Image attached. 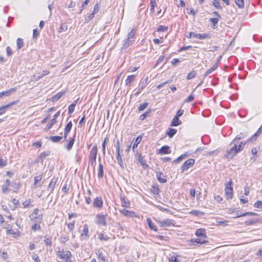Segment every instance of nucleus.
Masks as SVG:
<instances>
[{
    "instance_id": "obj_17",
    "label": "nucleus",
    "mask_w": 262,
    "mask_h": 262,
    "mask_svg": "<svg viewBox=\"0 0 262 262\" xmlns=\"http://www.w3.org/2000/svg\"><path fill=\"white\" fill-rule=\"evenodd\" d=\"M160 224L162 227H168L173 225L172 221L170 219H166L160 222Z\"/></svg>"
},
{
    "instance_id": "obj_56",
    "label": "nucleus",
    "mask_w": 262,
    "mask_h": 262,
    "mask_svg": "<svg viewBox=\"0 0 262 262\" xmlns=\"http://www.w3.org/2000/svg\"><path fill=\"white\" fill-rule=\"evenodd\" d=\"M32 258L35 262H40L39 257L36 253H33L32 255Z\"/></svg>"
},
{
    "instance_id": "obj_10",
    "label": "nucleus",
    "mask_w": 262,
    "mask_h": 262,
    "mask_svg": "<svg viewBox=\"0 0 262 262\" xmlns=\"http://www.w3.org/2000/svg\"><path fill=\"white\" fill-rule=\"evenodd\" d=\"M225 193L227 200H229L233 197V188L231 186L226 185L225 189Z\"/></svg>"
},
{
    "instance_id": "obj_22",
    "label": "nucleus",
    "mask_w": 262,
    "mask_h": 262,
    "mask_svg": "<svg viewBox=\"0 0 262 262\" xmlns=\"http://www.w3.org/2000/svg\"><path fill=\"white\" fill-rule=\"evenodd\" d=\"M96 254L97 255L98 258L101 260L103 262H108L107 260L105 258V257L103 255V253L102 251L100 250H98L97 252H96Z\"/></svg>"
},
{
    "instance_id": "obj_15",
    "label": "nucleus",
    "mask_w": 262,
    "mask_h": 262,
    "mask_svg": "<svg viewBox=\"0 0 262 262\" xmlns=\"http://www.w3.org/2000/svg\"><path fill=\"white\" fill-rule=\"evenodd\" d=\"M120 212L126 217H133L135 214L134 212L130 211L125 208L120 210Z\"/></svg>"
},
{
    "instance_id": "obj_16",
    "label": "nucleus",
    "mask_w": 262,
    "mask_h": 262,
    "mask_svg": "<svg viewBox=\"0 0 262 262\" xmlns=\"http://www.w3.org/2000/svg\"><path fill=\"white\" fill-rule=\"evenodd\" d=\"M81 236H82L85 239H86L89 237V228L88 225L87 224H84L83 226V232L81 234Z\"/></svg>"
},
{
    "instance_id": "obj_49",
    "label": "nucleus",
    "mask_w": 262,
    "mask_h": 262,
    "mask_svg": "<svg viewBox=\"0 0 262 262\" xmlns=\"http://www.w3.org/2000/svg\"><path fill=\"white\" fill-rule=\"evenodd\" d=\"M150 11L152 12H154L155 7L156 6L157 3L156 0H150Z\"/></svg>"
},
{
    "instance_id": "obj_48",
    "label": "nucleus",
    "mask_w": 262,
    "mask_h": 262,
    "mask_svg": "<svg viewBox=\"0 0 262 262\" xmlns=\"http://www.w3.org/2000/svg\"><path fill=\"white\" fill-rule=\"evenodd\" d=\"M98 238L100 241H107L108 238L107 236H105L103 233H100L98 234Z\"/></svg>"
},
{
    "instance_id": "obj_60",
    "label": "nucleus",
    "mask_w": 262,
    "mask_h": 262,
    "mask_svg": "<svg viewBox=\"0 0 262 262\" xmlns=\"http://www.w3.org/2000/svg\"><path fill=\"white\" fill-rule=\"evenodd\" d=\"M31 203V200L30 199L27 200L23 203V205L25 208L30 207V204Z\"/></svg>"
},
{
    "instance_id": "obj_30",
    "label": "nucleus",
    "mask_w": 262,
    "mask_h": 262,
    "mask_svg": "<svg viewBox=\"0 0 262 262\" xmlns=\"http://www.w3.org/2000/svg\"><path fill=\"white\" fill-rule=\"evenodd\" d=\"M179 255H171L168 258L169 262H181V260L179 259Z\"/></svg>"
},
{
    "instance_id": "obj_3",
    "label": "nucleus",
    "mask_w": 262,
    "mask_h": 262,
    "mask_svg": "<svg viewBox=\"0 0 262 262\" xmlns=\"http://www.w3.org/2000/svg\"><path fill=\"white\" fill-rule=\"evenodd\" d=\"M57 255L60 259H64L66 261L70 260L72 254L69 251H64L63 249L60 251L59 250L57 252Z\"/></svg>"
},
{
    "instance_id": "obj_59",
    "label": "nucleus",
    "mask_w": 262,
    "mask_h": 262,
    "mask_svg": "<svg viewBox=\"0 0 262 262\" xmlns=\"http://www.w3.org/2000/svg\"><path fill=\"white\" fill-rule=\"evenodd\" d=\"M150 111H147L146 112H145L144 114H143L142 115H141L140 117V120H144L146 117L147 116V115L149 114L150 113Z\"/></svg>"
},
{
    "instance_id": "obj_12",
    "label": "nucleus",
    "mask_w": 262,
    "mask_h": 262,
    "mask_svg": "<svg viewBox=\"0 0 262 262\" xmlns=\"http://www.w3.org/2000/svg\"><path fill=\"white\" fill-rule=\"evenodd\" d=\"M103 201L101 196L96 197L93 202V206L98 208H101L103 206Z\"/></svg>"
},
{
    "instance_id": "obj_32",
    "label": "nucleus",
    "mask_w": 262,
    "mask_h": 262,
    "mask_svg": "<svg viewBox=\"0 0 262 262\" xmlns=\"http://www.w3.org/2000/svg\"><path fill=\"white\" fill-rule=\"evenodd\" d=\"M142 140V138L141 137H138L136 138L135 141L133 145L132 149L134 150V149L137 148L138 145L141 142Z\"/></svg>"
},
{
    "instance_id": "obj_47",
    "label": "nucleus",
    "mask_w": 262,
    "mask_h": 262,
    "mask_svg": "<svg viewBox=\"0 0 262 262\" xmlns=\"http://www.w3.org/2000/svg\"><path fill=\"white\" fill-rule=\"evenodd\" d=\"M235 2L239 8H243L244 7V0H235Z\"/></svg>"
},
{
    "instance_id": "obj_29",
    "label": "nucleus",
    "mask_w": 262,
    "mask_h": 262,
    "mask_svg": "<svg viewBox=\"0 0 262 262\" xmlns=\"http://www.w3.org/2000/svg\"><path fill=\"white\" fill-rule=\"evenodd\" d=\"M64 94V92H61L58 93L57 94L54 95L52 97V99L53 101H56L58 100Z\"/></svg>"
},
{
    "instance_id": "obj_52",
    "label": "nucleus",
    "mask_w": 262,
    "mask_h": 262,
    "mask_svg": "<svg viewBox=\"0 0 262 262\" xmlns=\"http://www.w3.org/2000/svg\"><path fill=\"white\" fill-rule=\"evenodd\" d=\"M107 138H105L102 143V152L103 154L104 155L105 154V146L107 142Z\"/></svg>"
},
{
    "instance_id": "obj_2",
    "label": "nucleus",
    "mask_w": 262,
    "mask_h": 262,
    "mask_svg": "<svg viewBox=\"0 0 262 262\" xmlns=\"http://www.w3.org/2000/svg\"><path fill=\"white\" fill-rule=\"evenodd\" d=\"M98 153V149L96 145H95L90 151L89 156V161L92 166L94 168L96 165V158Z\"/></svg>"
},
{
    "instance_id": "obj_11",
    "label": "nucleus",
    "mask_w": 262,
    "mask_h": 262,
    "mask_svg": "<svg viewBox=\"0 0 262 262\" xmlns=\"http://www.w3.org/2000/svg\"><path fill=\"white\" fill-rule=\"evenodd\" d=\"M60 115V111L57 112L54 116V118L51 120V122H49L46 127L45 128V130H49L52 126L56 122V119Z\"/></svg>"
},
{
    "instance_id": "obj_18",
    "label": "nucleus",
    "mask_w": 262,
    "mask_h": 262,
    "mask_svg": "<svg viewBox=\"0 0 262 262\" xmlns=\"http://www.w3.org/2000/svg\"><path fill=\"white\" fill-rule=\"evenodd\" d=\"M157 177L158 181L162 183H166L167 180L166 176L163 174L162 172H158L157 173Z\"/></svg>"
},
{
    "instance_id": "obj_24",
    "label": "nucleus",
    "mask_w": 262,
    "mask_h": 262,
    "mask_svg": "<svg viewBox=\"0 0 262 262\" xmlns=\"http://www.w3.org/2000/svg\"><path fill=\"white\" fill-rule=\"evenodd\" d=\"M135 77L136 76L135 75L128 76L125 81V84L126 85H129L130 84L135 80Z\"/></svg>"
},
{
    "instance_id": "obj_46",
    "label": "nucleus",
    "mask_w": 262,
    "mask_h": 262,
    "mask_svg": "<svg viewBox=\"0 0 262 262\" xmlns=\"http://www.w3.org/2000/svg\"><path fill=\"white\" fill-rule=\"evenodd\" d=\"M148 80V77H147L146 78H145L141 83L140 86H139V90H142L143 89L147 83Z\"/></svg>"
},
{
    "instance_id": "obj_6",
    "label": "nucleus",
    "mask_w": 262,
    "mask_h": 262,
    "mask_svg": "<svg viewBox=\"0 0 262 262\" xmlns=\"http://www.w3.org/2000/svg\"><path fill=\"white\" fill-rule=\"evenodd\" d=\"M106 214H97L96 216V223L98 225H101L104 226L107 225Z\"/></svg>"
},
{
    "instance_id": "obj_4",
    "label": "nucleus",
    "mask_w": 262,
    "mask_h": 262,
    "mask_svg": "<svg viewBox=\"0 0 262 262\" xmlns=\"http://www.w3.org/2000/svg\"><path fill=\"white\" fill-rule=\"evenodd\" d=\"M39 209L36 208L34 210L33 212L29 216L30 219L35 222H39L42 219V214L39 213Z\"/></svg>"
},
{
    "instance_id": "obj_50",
    "label": "nucleus",
    "mask_w": 262,
    "mask_h": 262,
    "mask_svg": "<svg viewBox=\"0 0 262 262\" xmlns=\"http://www.w3.org/2000/svg\"><path fill=\"white\" fill-rule=\"evenodd\" d=\"M254 214V213H253L252 212H246L244 213H241V214L236 213V216L234 217H239L246 216V215H253Z\"/></svg>"
},
{
    "instance_id": "obj_1",
    "label": "nucleus",
    "mask_w": 262,
    "mask_h": 262,
    "mask_svg": "<svg viewBox=\"0 0 262 262\" xmlns=\"http://www.w3.org/2000/svg\"><path fill=\"white\" fill-rule=\"evenodd\" d=\"M135 34V30L134 29H132L131 31L128 33L127 37L124 39L123 41V43L121 47L122 49H127L134 42V36Z\"/></svg>"
},
{
    "instance_id": "obj_54",
    "label": "nucleus",
    "mask_w": 262,
    "mask_h": 262,
    "mask_svg": "<svg viewBox=\"0 0 262 262\" xmlns=\"http://www.w3.org/2000/svg\"><path fill=\"white\" fill-rule=\"evenodd\" d=\"M196 75V73L194 71H192L190 72L187 76V79L189 80L193 78H194Z\"/></svg>"
},
{
    "instance_id": "obj_40",
    "label": "nucleus",
    "mask_w": 262,
    "mask_h": 262,
    "mask_svg": "<svg viewBox=\"0 0 262 262\" xmlns=\"http://www.w3.org/2000/svg\"><path fill=\"white\" fill-rule=\"evenodd\" d=\"M220 0H213L212 5L215 8L222 10V7L220 5Z\"/></svg>"
},
{
    "instance_id": "obj_53",
    "label": "nucleus",
    "mask_w": 262,
    "mask_h": 262,
    "mask_svg": "<svg viewBox=\"0 0 262 262\" xmlns=\"http://www.w3.org/2000/svg\"><path fill=\"white\" fill-rule=\"evenodd\" d=\"M75 107V103H72V104H70L69 105V108H68V113L70 114H72L74 112Z\"/></svg>"
},
{
    "instance_id": "obj_38",
    "label": "nucleus",
    "mask_w": 262,
    "mask_h": 262,
    "mask_svg": "<svg viewBox=\"0 0 262 262\" xmlns=\"http://www.w3.org/2000/svg\"><path fill=\"white\" fill-rule=\"evenodd\" d=\"M188 155L187 154H184L183 155H181L180 157H179L178 158L175 159L173 163L175 164L179 163L181 160H182L183 159H184Z\"/></svg>"
},
{
    "instance_id": "obj_35",
    "label": "nucleus",
    "mask_w": 262,
    "mask_h": 262,
    "mask_svg": "<svg viewBox=\"0 0 262 262\" xmlns=\"http://www.w3.org/2000/svg\"><path fill=\"white\" fill-rule=\"evenodd\" d=\"M147 222L149 227L150 228V229L151 230H154L155 231H156L157 230L156 227L154 225L153 223L151 222V221L149 219H148V218L147 219Z\"/></svg>"
},
{
    "instance_id": "obj_20",
    "label": "nucleus",
    "mask_w": 262,
    "mask_h": 262,
    "mask_svg": "<svg viewBox=\"0 0 262 262\" xmlns=\"http://www.w3.org/2000/svg\"><path fill=\"white\" fill-rule=\"evenodd\" d=\"M15 88H11L10 90L6 91H3L0 93V98H3L5 96H9L11 93H12L15 91Z\"/></svg>"
},
{
    "instance_id": "obj_57",
    "label": "nucleus",
    "mask_w": 262,
    "mask_h": 262,
    "mask_svg": "<svg viewBox=\"0 0 262 262\" xmlns=\"http://www.w3.org/2000/svg\"><path fill=\"white\" fill-rule=\"evenodd\" d=\"M168 29V27L164 26H160L157 29L158 32H164L167 31Z\"/></svg>"
},
{
    "instance_id": "obj_61",
    "label": "nucleus",
    "mask_w": 262,
    "mask_h": 262,
    "mask_svg": "<svg viewBox=\"0 0 262 262\" xmlns=\"http://www.w3.org/2000/svg\"><path fill=\"white\" fill-rule=\"evenodd\" d=\"M75 226V221H73L72 223L68 224V228L70 231H72L74 228Z\"/></svg>"
},
{
    "instance_id": "obj_14",
    "label": "nucleus",
    "mask_w": 262,
    "mask_h": 262,
    "mask_svg": "<svg viewBox=\"0 0 262 262\" xmlns=\"http://www.w3.org/2000/svg\"><path fill=\"white\" fill-rule=\"evenodd\" d=\"M171 153L170 147L168 145L163 146L159 150V154L161 155L168 154Z\"/></svg>"
},
{
    "instance_id": "obj_19",
    "label": "nucleus",
    "mask_w": 262,
    "mask_h": 262,
    "mask_svg": "<svg viewBox=\"0 0 262 262\" xmlns=\"http://www.w3.org/2000/svg\"><path fill=\"white\" fill-rule=\"evenodd\" d=\"M42 179V176L39 174L34 177V185L35 187H39L41 185L40 181Z\"/></svg>"
},
{
    "instance_id": "obj_28",
    "label": "nucleus",
    "mask_w": 262,
    "mask_h": 262,
    "mask_svg": "<svg viewBox=\"0 0 262 262\" xmlns=\"http://www.w3.org/2000/svg\"><path fill=\"white\" fill-rule=\"evenodd\" d=\"M104 176L103 172V166L102 163L99 164V169L98 173V177L99 178H102Z\"/></svg>"
},
{
    "instance_id": "obj_41",
    "label": "nucleus",
    "mask_w": 262,
    "mask_h": 262,
    "mask_svg": "<svg viewBox=\"0 0 262 262\" xmlns=\"http://www.w3.org/2000/svg\"><path fill=\"white\" fill-rule=\"evenodd\" d=\"M190 214L194 216H200L203 215L204 212L198 210H193L190 212Z\"/></svg>"
},
{
    "instance_id": "obj_31",
    "label": "nucleus",
    "mask_w": 262,
    "mask_h": 262,
    "mask_svg": "<svg viewBox=\"0 0 262 262\" xmlns=\"http://www.w3.org/2000/svg\"><path fill=\"white\" fill-rule=\"evenodd\" d=\"M177 132V130L174 128H170L167 132V135L169 138H172Z\"/></svg>"
},
{
    "instance_id": "obj_13",
    "label": "nucleus",
    "mask_w": 262,
    "mask_h": 262,
    "mask_svg": "<svg viewBox=\"0 0 262 262\" xmlns=\"http://www.w3.org/2000/svg\"><path fill=\"white\" fill-rule=\"evenodd\" d=\"M196 236L198 237H201L202 238L206 239L207 237L206 236V232L205 230L202 228L198 229L195 233Z\"/></svg>"
},
{
    "instance_id": "obj_51",
    "label": "nucleus",
    "mask_w": 262,
    "mask_h": 262,
    "mask_svg": "<svg viewBox=\"0 0 262 262\" xmlns=\"http://www.w3.org/2000/svg\"><path fill=\"white\" fill-rule=\"evenodd\" d=\"M72 127V121H70L67 124V125L64 128V130H66V132H70L71 129Z\"/></svg>"
},
{
    "instance_id": "obj_8",
    "label": "nucleus",
    "mask_w": 262,
    "mask_h": 262,
    "mask_svg": "<svg viewBox=\"0 0 262 262\" xmlns=\"http://www.w3.org/2000/svg\"><path fill=\"white\" fill-rule=\"evenodd\" d=\"M237 153L236 150V144H235L232 148L228 150L226 154V156L228 159L233 158Z\"/></svg>"
},
{
    "instance_id": "obj_44",
    "label": "nucleus",
    "mask_w": 262,
    "mask_h": 262,
    "mask_svg": "<svg viewBox=\"0 0 262 262\" xmlns=\"http://www.w3.org/2000/svg\"><path fill=\"white\" fill-rule=\"evenodd\" d=\"M210 21L211 22L212 24V28H215L216 27V25L219 22V18H211L210 19Z\"/></svg>"
},
{
    "instance_id": "obj_36",
    "label": "nucleus",
    "mask_w": 262,
    "mask_h": 262,
    "mask_svg": "<svg viewBox=\"0 0 262 262\" xmlns=\"http://www.w3.org/2000/svg\"><path fill=\"white\" fill-rule=\"evenodd\" d=\"M6 233L8 234H13L14 237L19 236L20 235L19 233L17 231H14L11 229H8L6 231Z\"/></svg>"
},
{
    "instance_id": "obj_55",
    "label": "nucleus",
    "mask_w": 262,
    "mask_h": 262,
    "mask_svg": "<svg viewBox=\"0 0 262 262\" xmlns=\"http://www.w3.org/2000/svg\"><path fill=\"white\" fill-rule=\"evenodd\" d=\"M164 59H165V56H161L159 58L158 60H157V63H156V66H157V65H158L159 64H161V63H165Z\"/></svg>"
},
{
    "instance_id": "obj_64",
    "label": "nucleus",
    "mask_w": 262,
    "mask_h": 262,
    "mask_svg": "<svg viewBox=\"0 0 262 262\" xmlns=\"http://www.w3.org/2000/svg\"><path fill=\"white\" fill-rule=\"evenodd\" d=\"M94 17V12H93L91 13L86 18L85 21L86 22L90 21L91 19H92Z\"/></svg>"
},
{
    "instance_id": "obj_27",
    "label": "nucleus",
    "mask_w": 262,
    "mask_h": 262,
    "mask_svg": "<svg viewBox=\"0 0 262 262\" xmlns=\"http://www.w3.org/2000/svg\"><path fill=\"white\" fill-rule=\"evenodd\" d=\"M181 124V121L179 120V118L175 116L173 118L170 125H171V126H177L180 125Z\"/></svg>"
},
{
    "instance_id": "obj_43",
    "label": "nucleus",
    "mask_w": 262,
    "mask_h": 262,
    "mask_svg": "<svg viewBox=\"0 0 262 262\" xmlns=\"http://www.w3.org/2000/svg\"><path fill=\"white\" fill-rule=\"evenodd\" d=\"M44 243L46 246H51L52 243V237L48 238L47 236H45Z\"/></svg>"
},
{
    "instance_id": "obj_7",
    "label": "nucleus",
    "mask_w": 262,
    "mask_h": 262,
    "mask_svg": "<svg viewBox=\"0 0 262 262\" xmlns=\"http://www.w3.org/2000/svg\"><path fill=\"white\" fill-rule=\"evenodd\" d=\"M194 160L189 159L186 161L181 167L182 172L187 170L189 167H192L194 164Z\"/></svg>"
},
{
    "instance_id": "obj_58",
    "label": "nucleus",
    "mask_w": 262,
    "mask_h": 262,
    "mask_svg": "<svg viewBox=\"0 0 262 262\" xmlns=\"http://www.w3.org/2000/svg\"><path fill=\"white\" fill-rule=\"evenodd\" d=\"M11 186L14 189L16 190H18L20 187V184L18 182L12 183Z\"/></svg>"
},
{
    "instance_id": "obj_62",
    "label": "nucleus",
    "mask_w": 262,
    "mask_h": 262,
    "mask_svg": "<svg viewBox=\"0 0 262 262\" xmlns=\"http://www.w3.org/2000/svg\"><path fill=\"white\" fill-rule=\"evenodd\" d=\"M39 32L37 29H35L33 30V38H37L38 37V36L39 35Z\"/></svg>"
},
{
    "instance_id": "obj_33",
    "label": "nucleus",
    "mask_w": 262,
    "mask_h": 262,
    "mask_svg": "<svg viewBox=\"0 0 262 262\" xmlns=\"http://www.w3.org/2000/svg\"><path fill=\"white\" fill-rule=\"evenodd\" d=\"M62 139V137L59 136H51L49 138V139L51 140L53 142H59L61 139Z\"/></svg>"
},
{
    "instance_id": "obj_26",
    "label": "nucleus",
    "mask_w": 262,
    "mask_h": 262,
    "mask_svg": "<svg viewBox=\"0 0 262 262\" xmlns=\"http://www.w3.org/2000/svg\"><path fill=\"white\" fill-rule=\"evenodd\" d=\"M121 201L123 207L126 208L129 207L130 202L127 199H126L125 197L121 196Z\"/></svg>"
},
{
    "instance_id": "obj_42",
    "label": "nucleus",
    "mask_w": 262,
    "mask_h": 262,
    "mask_svg": "<svg viewBox=\"0 0 262 262\" xmlns=\"http://www.w3.org/2000/svg\"><path fill=\"white\" fill-rule=\"evenodd\" d=\"M151 191L152 192V193L154 194L158 195V194H159L160 190H159V188L158 187V186H157V185H153L152 186Z\"/></svg>"
},
{
    "instance_id": "obj_5",
    "label": "nucleus",
    "mask_w": 262,
    "mask_h": 262,
    "mask_svg": "<svg viewBox=\"0 0 262 262\" xmlns=\"http://www.w3.org/2000/svg\"><path fill=\"white\" fill-rule=\"evenodd\" d=\"M186 37L188 38H190L191 37H194L196 38H199L200 39H206L207 38H209V35L207 33H203V34H196L194 32H188V34L186 35Z\"/></svg>"
},
{
    "instance_id": "obj_37",
    "label": "nucleus",
    "mask_w": 262,
    "mask_h": 262,
    "mask_svg": "<svg viewBox=\"0 0 262 262\" xmlns=\"http://www.w3.org/2000/svg\"><path fill=\"white\" fill-rule=\"evenodd\" d=\"M50 72L48 70H44L42 71L41 74L39 76H36L35 80H38L40 79H41L43 77L45 76H46L49 74Z\"/></svg>"
},
{
    "instance_id": "obj_9",
    "label": "nucleus",
    "mask_w": 262,
    "mask_h": 262,
    "mask_svg": "<svg viewBox=\"0 0 262 262\" xmlns=\"http://www.w3.org/2000/svg\"><path fill=\"white\" fill-rule=\"evenodd\" d=\"M190 242L192 243L191 245L198 246L199 245L207 243L208 241L206 239L198 237L196 239H192Z\"/></svg>"
},
{
    "instance_id": "obj_63",
    "label": "nucleus",
    "mask_w": 262,
    "mask_h": 262,
    "mask_svg": "<svg viewBox=\"0 0 262 262\" xmlns=\"http://www.w3.org/2000/svg\"><path fill=\"white\" fill-rule=\"evenodd\" d=\"M254 206L256 208L262 209V202L260 201H258L255 203Z\"/></svg>"
},
{
    "instance_id": "obj_39",
    "label": "nucleus",
    "mask_w": 262,
    "mask_h": 262,
    "mask_svg": "<svg viewBox=\"0 0 262 262\" xmlns=\"http://www.w3.org/2000/svg\"><path fill=\"white\" fill-rule=\"evenodd\" d=\"M75 141V139L74 138H72L69 141L68 144L67 145V149L68 150H70L73 147Z\"/></svg>"
},
{
    "instance_id": "obj_34",
    "label": "nucleus",
    "mask_w": 262,
    "mask_h": 262,
    "mask_svg": "<svg viewBox=\"0 0 262 262\" xmlns=\"http://www.w3.org/2000/svg\"><path fill=\"white\" fill-rule=\"evenodd\" d=\"M17 48V49H21L24 46V40L23 39L18 38L16 40Z\"/></svg>"
},
{
    "instance_id": "obj_23",
    "label": "nucleus",
    "mask_w": 262,
    "mask_h": 262,
    "mask_svg": "<svg viewBox=\"0 0 262 262\" xmlns=\"http://www.w3.org/2000/svg\"><path fill=\"white\" fill-rule=\"evenodd\" d=\"M14 103H11L10 104L2 106L0 107V115L4 114L8 109Z\"/></svg>"
},
{
    "instance_id": "obj_45",
    "label": "nucleus",
    "mask_w": 262,
    "mask_h": 262,
    "mask_svg": "<svg viewBox=\"0 0 262 262\" xmlns=\"http://www.w3.org/2000/svg\"><path fill=\"white\" fill-rule=\"evenodd\" d=\"M148 103H143L141 104L138 107L139 111H142L145 108H146L148 105Z\"/></svg>"
},
{
    "instance_id": "obj_25",
    "label": "nucleus",
    "mask_w": 262,
    "mask_h": 262,
    "mask_svg": "<svg viewBox=\"0 0 262 262\" xmlns=\"http://www.w3.org/2000/svg\"><path fill=\"white\" fill-rule=\"evenodd\" d=\"M116 159H117L118 163L119 164L120 166L122 168H124V164L123 163V161H122V157H121V156L120 154V152H117Z\"/></svg>"
},
{
    "instance_id": "obj_21",
    "label": "nucleus",
    "mask_w": 262,
    "mask_h": 262,
    "mask_svg": "<svg viewBox=\"0 0 262 262\" xmlns=\"http://www.w3.org/2000/svg\"><path fill=\"white\" fill-rule=\"evenodd\" d=\"M56 183V180H55L54 178H53L50 182L48 186V189L50 190L51 192H53L55 187Z\"/></svg>"
}]
</instances>
